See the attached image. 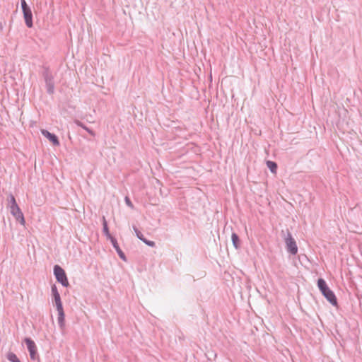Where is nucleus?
<instances>
[{
	"instance_id": "obj_1",
	"label": "nucleus",
	"mask_w": 362,
	"mask_h": 362,
	"mask_svg": "<svg viewBox=\"0 0 362 362\" xmlns=\"http://www.w3.org/2000/svg\"><path fill=\"white\" fill-rule=\"evenodd\" d=\"M7 206L10 209L11 214L14 216L17 221L21 224H25V218L23 214L18 206L14 196L10 193L7 198Z\"/></svg>"
},
{
	"instance_id": "obj_2",
	"label": "nucleus",
	"mask_w": 362,
	"mask_h": 362,
	"mask_svg": "<svg viewBox=\"0 0 362 362\" xmlns=\"http://www.w3.org/2000/svg\"><path fill=\"white\" fill-rule=\"evenodd\" d=\"M317 286L322 295L332 305H337V300L334 292L330 290V288L327 285L326 281L323 279H318Z\"/></svg>"
},
{
	"instance_id": "obj_3",
	"label": "nucleus",
	"mask_w": 362,
	"mask_h": 362,
	"mask_svg": "<svg viewBox=\"0 0 362 362\" xmlns=\"http://www.w3.org/2000/svg\"><path fill=\"white\" fill-rule=\"evenodd\" d=\"M281 234L284 238L287 251L293 255H296L298 252V246L290 231L288 229L286 231L281 230Z\"/></svg>"
},
{
	"instance_id": "obj_4",
	"label": "nucleus",
	"mask_w": 362,
	"mask_h": 362,
	"mask_svg": "<svg viewBox=\"0 0 362 362\" xmlns=\"http://www.w3.org/2000/svg\"><path fill=\"white\" fill-rule=\"evenodd\" d=\"M42 76L45 82L47 93L50 95L53 94L54 92V76L48 67L44 68Z\"/></svg>"
},
{
	"instance_id": "obj_5",
	"label": "nucleus",
	"mask_w": 362,
	"mask_h": 362,
	"mask_svg": "<svg viewBox=\"0 0 362 362\" xmlns=\"http://www.w3.org/2000/svg\"><path fill=\"white\" fill-rule=\"evenodd\" d=\"M54 274L57 281L63 286L67 287L69 285L66 272L59 265L54 267Z\"/></svg>"
},
{
	"instance_id": "obj_6",
	"label": "nucleus",
	"mask_w": 362,
	"mask_h": 362,
	"mask_svg": "<svg viewBox=\"0 0 362 362\" xmlns=\"http://www.w3.org/2000/svg\"><path fill=\"white\" fill-rule=\"evenodd\" d=\"M24 341L29 351L30 359L33 361L39 360V355L35 341L30 338H25Z\"/></svg>"
},
{
	"instance_id": "obj_7",
	"label": "nucleus",
	"mask_w": 362,
	"mask_h": 362,
	"mask_svg": "<svg viewBox=\"0 0 362 362\" xmlns=\"http://www.w3.org/2000/svg\"><path fill=\"white\" fill-rule=\"evenodd\" d=\"M23 17L25 19V25L28 28H32L33 25V13H32L30 8L23 11Z\"/></svg>"
},
{
	"instance_id": "obj_8",
	"label": "nucleus",
	"mask_w": 362,
	"mask_h": 362,
	"mask_svg": "<svg viewBox=\"0 0 362 362\" xmlns=\"http://www.w3.org/2000/svg\"><path fill=\"white\" fill-rule=\"evenodd\" d=\"M52 293L53 296V299L55 302L56 307L61 308V306H62V303L61 300V297L59 295V293L58 292L57 288L55 285H53L51 288Z\"/></svg>"
},
{
	"instance_id": "obj_9",
	"label": "nucleus",
	"mask_w": 362,
	"mask_h": 362,
	"mask_svg": "<svg viewBox=\"0 0 362 362\" xmlns=\"http://www.w3.org/2000/svg\"><path fill=\"white\" fill-rule=\"evenodd\" d=\"M42 134L43 136H45L46 138H47L54 146H59V141L57 138V136L48 132L47 130L42 129Z\"/></svg>"
},
{
	"instance_id": "obj_10",
	"label": "nucleus",
	"mask_w": 362,
	"mask_h": 362,
	"mask_svg": "<svg viewBox=\"0 0 362 362\" xmlns=\"http://www.w3.org/2000/svg\"><path fill=\"white\" fill-rule=\"evenodd\" d=\"M57 312H58V324L59 327L62 329H64L65 326V315L63 309V306H61V308L59 307L57 308Z\"/></svg>"
},
{
	"instance_id": "obj_11",
	"label": "nucleus",
	"mask_w": 362,
	"mask_h": 362,
	"mask_svg": "<svg viewBox=\"0 0 362 362\" xmlns=\"http://www.w3.org/2000/svg\"><path fill=\"white\" fill-rule=\"evenodd\" d=\"M110 241H111V243H112V246L114 247V248L117 251L119 257L121 259H122L123 260H126V256H125L124 253L122 252V250H121V248L119 247V245L117 243V240L115 238H111Z\"/></svg>"
},
{
	"instance_id": "obj_12",
	"label": "nucleus",
	"mask_w": 362,
	"mask_h": 362,
	"mask_svg": "<svg viewBox=\"0 0 362 362\" xmlns=\"http://www.w3.org/2000/svg\"><path fill=\"white\" fill-rule=\"evenodd\" d=\"M232 243L235 249L240 248V240L239 236L235 233H233L231 235Z\"/></svg>"
},
{
	"instance_id": "obj_13",
	"label": "nucleus",
	"mask_w": 362,
	"mask_h": 362,
	"mask_svg": "<svg viewBox=\"0 0 362 362\" xmlns=\"http://www.w3.org/2000/svg\"><path fill=\"white\" fill-rule=\"evenodd\" d=\"M103 233L107 236V238L110 240H111V238H113L111 234L110 233L109 228L107 226V223L105 220V218L103 217Z\"/></svg>"
},
{
	"instance_id": "obj_14",
	"label": "nucleus",
	"mask_w": 362,
	"mask_h": 362,
	"mask_svg": "<svg viewBox=\"0 0 362 362\" xmlns=\"http://www.w3.org/2000/svg\"><path fill=\"white\" fill-rule=\"evenodd\" d=\"M74 123L78 126V127H82L83 129H84L86 131H87L91 136H95V132L89 129L88 127H87L83 123H82L81 121L78 120V119H75L74 120Z\"/></svg>"
},
{
	"instance_id": "obj_15",
	"label": "nucleus",
	"mask_w": 362,
	"mask_h": 362,
	"mask_svg": "<svg viewBox=\"0 0 362 362\" xmlns=\"http://www.w3.org/2000/svg\"><path fill=\"white\" fill-rule=\"evenodd\" d=\"M6 358L10 362H21L17 356L13 352H8Z\"/></svg>"
},
{
	"instance_id": "obj_16",
	"label": "nucleus",
	"mask_w": 362,
	"mask_h": 362,
	"mask_svg": "<svg viewBox=\"0 0 362 362\" xmlns=\"http://www.w3.org/2000/svg\"><path fill=\"white\" fill-rule=\"evenodd\" d=\"M267 165L268 168L271 170L272 173H276V169H277V164L275 162L268 160L267 162Z\"/></svg>"
},
{
	"instance_id": "obj_17",
	"label": "nucleus",
	"mask_w": 362,
	"mask_h": 362,
	"mask_svg": "<svg viewBox=\"0 0 362 362\" xmlns=\"http://www.w3.org/2000/svg\"><path fill=\"white\" fill-rule=\"evenodd\" d=\"M133 228L137 238L143 242V240L145 239L144 235L136 226H133Z\"/></svg>"
},
{
	"instance_id": "obj_18",
	"label": "nucleus",
	"mask_w": 362,
	"mask_h": 362,
	"mask_svg": "<svg viewBox=\"0 0 362 362\" xmlns=\"http://www.w3.org/2000/svg\"><path fill=\"white\" fill-rule=\"evenodd\" d=\"M22 11L30 8L29 6L27 4L25 0H21Z\"/></svg>"
},
{
	"instance_id": "obj_19",
	"label": "nucleus",
	"mask_w": 362,
	"mask_h": 362,
	"mask_svg": "<svg viewBox=\"0 0 362 362\" xmlns=\"http://www.w3.org/2000/svg\"><path fill=\"white\" fill-rule=\"evenodd\" d=\"M143 242L145 244H146L147 245L151 246V247H154L156 245L155 242L151 241V240H147L146 238L144 240H143Z\"/></svg>"
},
{
	"instance_id": "obj_20",
	"label": "nucleus",
	"mask_w": 362,
	"mask_h": 362,
	"mask_svg": "<svg viewBox=\"0 0 362 362\" xmlns=\"http://www.w3.org/2000/svg\"><path fill=\"white\" fill-rule=\"evenodd\" d=\"M124 200H125V203H126V204H127L128 206H129V207H131V208H133V206H133V204H132V202H131L130 199H129L128 197H125V199H124Z\"/></svg>"
},
{
	"instance_id": "obj_21",
	"label": "nucleus",
	"mask_w": 362,
	"mask_h": 362,
	"mask_svg": "<svg viewBox=\"0 0 362 362\" xmlns=\"http://www.w3.org/2000/svg\"><path fill=\"white\" fill-rule=\"evenodd\" d=\"M2 28H3L2 23H0V29H1V30H2Z\"/></svg>"
}]
</instances>
